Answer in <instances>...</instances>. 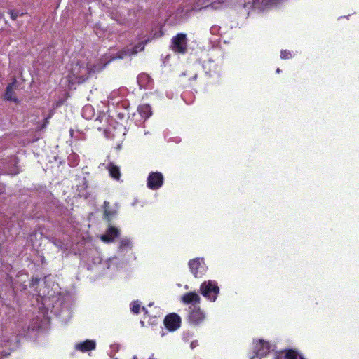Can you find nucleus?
<instances>
[{"label": "nucleus", "instance_id": "16", "mask_svg": "<svg viewBox=\"0 0 359 359\" xmlns=\"http://www.w3.org/2000/svg\"><path fill=\"white\" fill-rule=\"evenodd\" d=\"M200 299L201 298L198 294L194 292H187L182 297V302L187 304L191 303H199Z\"/></svg>", "mask_w": 359, "mask_h": 359}, {"label": "nucleus", "instance_id": "11", "mask_svg": "<svg viewBox=\"0 0 359 359\" xmlns=\"http://www.w3.org/2000/svg\"><path fill=\"white\" fill-rule=\"evenodd\" d=\"M16 86H17V80L15 78H14L13 79V81L11 83H9L6 88V90H5V93H4V99L6 100L13 101L15 103L19 102V100L15 97V92H14V88H16Z\"/></svg>", "mask_w": 359, "mask_h": 359}, {"label": "nucleus", "instance_id": "29", "mask_svg": "<svg viewBox=\"0 0 359 359\" xmlns=\"http://www.w3.org/2000/svg\"><path fill=\"white\" fill-rule=\"evenodd\" d=\"M142 77H146V78H147L148 76H147V75H142V76H140L139 78H142Z\"/></svg>", "mask_w": 359, "mask_h": 359}, {"label": "nucleus", "instance_id": "5", "mask_svg": "<svg viewBox=\"0 0 359 359\" xmlns=\"http://www.w3.org/2000/svg\"><path fill=\"white\" fill-rule=\"evenodd\" d=\"M189 311L188 320L189 323L198 325L204 321L205 315L198 306L194 304L189 306Z\"/></svg>", "mask_w": 359, "mask_h": 359}, {"label": "nucleus", "instance_id": "13", "mask_svg": "<svg viewBox=\"0 0 359 359\" xmlns=\"http://www.w3.org/2000/svg\"><path fill=\"white\" fill-rule=\"evenodd\" d=\"M120 235L119 230L114 226H109L106 233L101 236V240L105 243H111Z\"/></svg>", "mask_w": 359, "mask_h": 359}, {"label": "nucleus", "instance_id": "21", "mask_svg": "<svg viewBox=\"0 0 359 359\" xmlns=\"http://www.w3.org/2000/svg\"><path fill=\"white\" fill-rule=\"evenodd\" d=\"M140 308H141V304H140V302L139 301H133L131 303L130 309H131V311L133 313H135V314L140 313Z\"/></svg>", "mask_w": 359, "mask_h": 359}, {"label": "nucleus", "instance_id": "23", "mask_svg": "<svg viewBox=\"0 0 359 359\" xmlns=\"http://www.w3.org/2000/svg\"><path fill=\"white\" fill-rule=\"evenodd\" d=\"M280 57L281 59H290L292 57V53L290 51L287 50H282L280 52Z\"/></svg>", "mask_w": 359, "mask_h": 359}, {"label": "nucleus", "instance_id": "19", "mask_svg": "<svg viewBox=\"0 0 359 359\" xmlns=\"http://www.w3.org/2000/svg\"><path fill=\"white\" fill-rule=\"evenodd\" d=\"M147 41L144 42H140L135 46H134L131 50L130 55H135L140 51H142L144 49V46L147 43Z\"/></svg>", "mask_w": 359, "mask_h": 359}, {"label": "nucleus", "instance_id": "7", "mask_svg": "<svg viewBox=\"0 0 359 359\" xmlns=\"http://www.w3.org/2000/svg\"><path fill=\"white\" fill-rule=\"evenodd\" d=\"M163 182L164 177L161 172H151L147 177V186L149 189L157 190L163 186Z\"/></svg>", "mask_w": 359, "mask_h": 359}, {"label": "nucleus", "instance_id": "10", "mask_svg": "<svg viewBox=\"0 0 359 359\" xmlns=\"http://www.w3.org/2000/svg\"><path fill=\"white\" fill-rule=\"evenodd\" d=\"M226 0H198V4L192 8L193 10H201L211 7L214 9L219 8Z\"/></svg>", "mask_w": 359, "mask_h": 359}, {"label": "nucleus", "instance_id": "4", "mask_svg": "<svg viewBox=\"0 0 359 359\" xmlns=\"http://www.w3.org/2000/svg\"><path fill=\"white\" fill-rule=\"evenodd\" d=\"M189 267L195 278H201L208 269L203 259L200 258L189 260Z\"/></svg>", "mask_w": 359, "mask_h": 359}, {"label": "nucleus", "instance_id": "25", "mask_svg": "<svg viewBox=\"0 0 359 359\" xmlns=\"http://www.w3.org/2000/svg\"><path fill=\"white\" fill-rule=\"evenodd\" d=\"M88 110H92V107L91 106H86L83 109V114L86 113V111H88Z\"/></svg>", "mask_w": 359, "mask_h": 359}, {"label": "nucleus", "instance_id": "6", "mask_svg": "<svg viewBox=\"0 0 359 359\" xmlns=\"http://www.w3.org/2000/svg\"><path fill=\"white\" fill-rule=\"evenodd\" d=\"M270 350V344L263 339H259L255 343L254 352L255 355L252 356L250 359H261L262 357L267 355Z\"/></svg>", "mask_w": 359, "mask_h": 359}, {"label": "nucleus", "instance_id": "15", "mask_svg": "<svg viewBox=\"0 0 359 359\" xmlns=\"http://www.w3.org/2000/svg\"><path fill=\"white\" fill-rule=\"evenodd\" d=\"M107 170L109 171V175L111 178L117 181L120 180L121 174L118 166L116 165L114 163L110 162L107 164Z\"/></svg>", "mask_w": 359, "mask_h": 359}, {"label": "nucleus", "instance_id": "22", "mask_svg": "<svg viewBox=\"0 0 359 359\" xmlns=\"http://www.w3.org/2000/svg\"><path fill=\"white\" fill-rule=\"evenodd\" d=\"M8 13L10 14L11 18L13 20H15L18 17L22 16L25 14L24 13H20V11H15L14 10H10Z\"/></svg>", "mask_w": 359, "mask_h": 359}, {"label": "nucleus", "instance_id": "18", "mask_svg": "<svg viewBox=\"0 0 359 359\" xmlns=\"http://www.w3.org/2000/svg\"><path fill=\"white\" fill-rule=\"evenodd\" d=\"M104 219L109 223L116 215V212L109 209V203L107 201L104 203Z\"/></svg>", "mask_w": 359, "mask_h": 359}, {"label": "nucleus", "instance_id": "20", "mask_svg": "<svg viewBox=\"0 0 359 359\" xmlns=\"http://www.w3.org/2000/svg\"><path fill=\"white\" fill-rule=\"evenodd\" d=\"M128 248H131V241L128 238H123L121 240L119 243V249L120 250H126Z\"/></svg>", "mask_w": 359, "mask_h": 359}, {"label": "nucleus", "instance_id": "28", "mask_svg": "<svg viewBox=\"0 0 359 359\" xmlns=\"http://www.w3.org/2000/svg\"><path fill=\"white\" fill-rule=\"evenodd\" d=\"M197 79V74H195L193 77H192V79L193 80H196Z\"/></svg>", "mask_w": 359, "mask_h": 359}, {"label": "nucleus", "instance_id": "9", "mask_svg": "<svg viewBox=\"0 0 359 359\" xmlns=\"http://www.w3.org/2000/svg\"><path fill=\"white\" fill-rule=\"evenodd\" d=\"M274 359H305L296 349H284L276 353Z\"/></svg>", "mask_w": 359, "mask_h": 359}, {"label": "nucleus", "instance_id": "14", "mask_svg": "<svg viewBox=\"0 0 359 359\" xmlns=\"http://www.w3.org/2000/svg\"><path fill=\"white\" fill-rule=\"evenodd\" d=\"M96 348V343L93 340H86L76 344L75 348L81 352L85 353L95 350Z\"/></svg>", "mask_w": 359, "mask_h": 359}, {"label": "nucleus", "instance_id": "27", "mask_svg": "<svg viewBox=\"0 0 359 359\" xmlns=\"http://www.w3.org/2000/svg\"><path fill=\"white\" fill-rule=\"evenodd\" d=\"M97 129H98L99 130H102V129H104V126H97Z\"/></svg>", "mask_w": 359, "mask_h": 359}, {"label": "nucleus", "instance_id": "8", "mask_svg": "<svg viewBox=\"0 0 359 359\" xmlns=\"http://www.w3.org/2000/svg\"><path fill=\"white\" fill-rule=\"evenodd\" d=\"M163 323L168 330L174 332L180 327L181 318L178 314L172 313L165 317Z\"/></svg>", "mask_w": 359, "mask_h": 359}, {"label": "nucleus", "instance_id": "26", "mask_svg": "<svg viewBox=\"0 0 359 359\" xmlns=\"http://www.w3.org/2000/svg\"><path fill=\"white\" fill-rule=\"evenodd\" d=\"M49 118H50V116H49V117H47L46 118H45V120H44V123H43V126H42V128H46V124H48V119H49Z\"/></svg>", "mask_w": 359, "mask_h": 359}, {"label": "nucleus", "instance_id": "12", "mask_svg": "<svg viewBox=\"0 0 359 359\" xmlns=\"http://www.w3.org/2000/svg\"><path fill=\"white\" fill-rule=\"evenodd\" d=\"M88 181L86 177L81 179V182L76 185V191L78 196L88 199L90 196V193L88 190Z\"/></svg>", "mask_w": 359, "mask_h": 359}, {"label": "nucleus", "instance_id": "24", "mask_svg": "<svg viewBox=\"0 0 359 359\" xmlns=\"http://www.w3.org/2000/svg\"><path fill=\"white\" fill-rule=\"evenodd\" d=\"M103 120H104L105 121H107V118L104 114L99 115L98 117L95 120V122H99L100 123H101Z\"/></svg>", "mask_w": 359, "mask_h": 359}, {"label": "nucleus", "instance_id": "1", "mask_svg": "<svg viewBox=\"0 0 359 359\" xmlns=\"http://www.w3.org/2000/svg\"><path fill=\"white\" fill-rule=\"evenodd\" d=\"M95 66H83L77 62L72 65L71 71L67 76V80L72 84L83 83L95 72Z\"/></svg>", "mask_w": 359, "mask_h": 359}, {"label": "nucleus", "instance_id": "3", "mask_svg": "<svg viewBox=\"0 0 359 359\" xmlns=\"http://www.w3.org/2000/svg\"><path fill=\"white\" fill-rule=\"evenodd\" d=\"M172 49L174 52L184 54L187 50V34L179 33L172 39Z\"/></svg>", "mask_w": 359, "mask_h": 359}, {"label": "nucleus", "instance_id": "2", "mask_svg": "<svg viewBox=\"0 0 359 359\" xmlns=\"http://www.w3.org/2000/svg\"><path fill=\"white\" fill-rule=\"evenodd\" d=\"M201 294L210 302H215L219 293V287L215 280L204 281L200 286Z\"/></svg>", "mask_w": 359, "mask_h": 359}, {"label": "nucleus", "instance_id": "17", "mask_svg": "<svg viewBox=\"0 0 359 359\" xmlns=\"http://www.w3.org/2000/svg\"><path fill=\"white\" fill-rule=\"evenodd\" d=\"M137 111L140 115L144 118H148L152 114L151 108L148 104L140 105L138 107Z\"/></svg>", "mask_w": 359, "mask_h": 359}, {"label": "nucleus", "instance_id": "30", "mask_svg": "<svg viewBox=\"0 0 359 359\" xmlns=\"http://www.w3.org/2000/svg\"><path fill=\"white\" fill-rule=\"evenodd\" d=\"M276 72H278V73H279V72H280V69H279V68H278V69H276Z\"/></svg>", "mask_w": 359, "mask_h": 359}]
</instances>
